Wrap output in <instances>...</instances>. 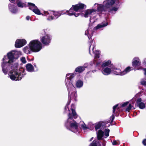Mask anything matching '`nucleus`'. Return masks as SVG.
I'll use <instances>...</instances> for the list:
<instances>
[{"mask_svg":"<svg viewBox=\"0 0 146 146\" xmlns=\"http://www.w3.org/2000/svg\"><path fill=\"white\" fill-rule=\"evenodd\" d=\"M20 51L13 50L7 53L2 59L1 64L2 70L5 74H7L10 69H12L9 74L10 79L13 80L18 81L21 80L24 76L23 70L18 67V63L13 65L14 62L21 55Z\"/></svg>","mask_w":146,"mask_h":146,"instance_id":"obj_1","label":"nucleus"},{"mask_svg":"<svg viewBox=\"0 0 146 146\" xmlns=\"http://www.w3.org/2000/svg\"><path fill=\"white\" fill-rule=\"evenodd\" d=\"M118 0H106L103 2L102 4L97 5L98 11L102 12L107 11L111 14H115L118 9V8L116 7H113V5Z\"/></svg>","mask_w":146,"mask_h":146,"instance_id":"obj_2","label":"nucleus"},{"mask_svg":"<svg viewBox=\"0 0 146 146\" xmlns=\"http://www.w3.org/2000/svg\"><path fill=\"white\" fill-rule=\"evenodd\" d=\"M86 7V6L83 3H78L74 5H73L72 7L70 9L69 11L64 10L60 12L61 15L67 13L68 15L71 16L73 15L75 17H78L80 15L79 13H76L72 11L73 10L76 12L80 11V10Z\"/></svg>","mask_w":146,"mask_h":146,"instance_id":"obj_3","label":"nucleus"},{"mask_svg":"<svg viewBox=\"0 0 146 146\" xmlns=\"http://www.w3.org/2000/svg\"><path fill=\"white\" fill-rule=\"evenodd\" d=\"M68 116V118L65 123V126L67 129L76 132L77 131L79 124L72 118L71 113H69Z\"/></svg>","mask_w":146,"mask_h":146,"instance_id":"obj_4","label":"nucleus"},{"mask_svg":"<svg viewBox=\"0 0 146 146\" xmlns=\"http://www.w3.org/2000/svg\"><path fill=\"white\" fill-rule=\"evenodd\" d=\"M29 46L32 48V52H38L42 48V43L38 40L31 41L29 43Z\"/></svg>","mask_w":146,"mask_h":146,"instance_id":"obj_5","label":"nucleus"},{"mask_svg":"<svg viewBox=\"0 0 146 146\" xmlns=\"http://www.w3.org/2000/svg\"><path fill=\"white\" fill-rule=\"evenodd\" d=\"M61 15L60 12L50 11H44V14H42L43 16H47V19L49 21L52 20L54 18L56 19Z\"/></svg>","mask_w":146,"mask_h":146,"instance_id":"obj_6","label":"nucleus"},{"mask_svg":"<svg viewBox=\"0 0 146 146\" xmlns=\"http://www.w3.org/2000/svg\"><path fill=\"white\" fill-rule=\"evenodd\" d=\"M75 74L74 73H69L67 74L66 75V79L65 80L66 84L67 87L68 88L69 90L70 88H71L72 90L75 89V87L72 83V81L71 80L74 77Z\"/></svg>","mask_w":146,"mask_h":146,"instance_id":"obj_7","label":"nucleus"},{"mask_svg":"<svg viewBox=\"0 0 146 146\" xmlns=\"http://www.w3.org/2000/svg\"><path fill=\"white\" fill-rule=\"evenodd\" d=\"M100 5L97 3H95L93 7V9H88L86 10L85 12V14L84 16L86 18L88 17H91L94 14L96 11H98V8L97 5Z\"/></svg>","mask_w":146,"mask_h":146,"instance_id":"obj_8","label":"nucleus"},{"mask_svg":"<svg viewBox=\"0 0 146 146\" xmlns=\"http://www.w3.org/2000/svg\"><path fill=\"white\" fill-rule=\"evenodd\" d=\"M52 38L51 35L46 34L44 36L40 37V40L42 44L45 45H48L50 43Z\"/></svg>","mask_w":146,"mask_h":146,"instance_id":"obj_9","label":"nucleus"},{"mask_svg":"<svg viewBox=\"0 0 146 146\" xmlns=\"http://www.w3.org/2000/svg\"><path fill=\"white\" fill-rule=\"evenodd\" d=\"M28 5L29 6V8L30 9L32 10L35 14L38 15H40L43 13H41L40 10L36 6L35 4L31 3H28ZM44 14V13H43Z\"/></svg>","mask_w":146,"mask_h":146,"instance_id":"obj_10","label":"nucleus"},{"mask_svg":"<svg viewBox=\"0 0 146 146\" xmlns=\"http://www.w3.org/2000/svg\"><path fill=\"white\" fill-rule=\"evenodd\" d=\"M27 44V41L24 39H17L15 43V46L16 48H20L24 46Z\"/></svg>","mask_w":146,"mask_h":146,"instance_id":"obj_11","label":"nucleus"},{"mask_svg":"<svg viewBox=\"0 0 146 146\" xmlns=\"http://www.w3.org/2000/svg\"><path fill=\"white\" fill-rule=\"evenodd\" d=\"M94 43L93 42V40H92L90 43V48L92 49L93 52L95 54V60L94 61H96V59L99 58L100 57V51L99 50H97L95 52H94Z\"/></svg>","mask_w":146,"mask_h":146,"instance_id":"obj_12","label":"nucleus"},{"mask_svg":"<svg viewBox=\"0 0 146 146\" xmlns=\"http://www.w3.org/2000/svg\"><path fill=\"white\" fill-rule=\"evenodd\" d=\"M132 65L134 68H136L137 66H140L141 64V62L138 57H134L132 61Z\"/></svg>","mask_w":146,"mask_h":146,"instance_id":"obj_13","label":"nucleus"},{"mask_svg":"<svg viewBox=\"0 0 146 146\" xmlns=\"http://www.w3.org/2000/svg\"><path fill=\"white\" fill-rule=\"evenodd\" d=\"M101 72L104 75L107 76L111 74L112 70H111V68L108 67L102 68Z\"/></svg>","mask_w":146,"mask_h":146,"instance_id":"obj_14","label":"nucleus"},{"mask_svg":"<svg viewBox=\"0 0 146 146\" xmlns=\"http://www.w3.org/2000/svg\"><path fill=\"white\" fill-rule=\"evenodd\" d=\"M136 104L137 106L140 109H143L145 107V104L142 102V99L140 98H138L137 100Z\"/></svg>","mask_w":146,"mask_h":146,"instance_id":"obj_15","label":"nucleus"},{"mask_svg":"<svg viewBox=\"0 0 146 146\" xmlns=\"http://www.w3.org/2000/svg\"><path fill=\"white\" fill-rule=\"evenodd\" d=\"M9 11L11 13L15 14L17 12V8L14 5L12 4H9Z\"/></svg>","mask_w":146,"mask_h":146,"instance_id":"obj_16","label":"nucleus"},{"mask_svg":"<svg viewBox=\"0 0 146 146\" xmlns=\"http://www.w3.org/2000/svg\"><path fill=\"white\" fill-rule=\"evenodd\" d=\"M112 71L115 75L123 76L122 72H121L120 69H117L115 67L112 68Z\"/></svg>","mask_w":146,"mask_h":146,"instance_id":"obj_17","label":"nucleus"},{"mask_svg":"<svg viewBox=\"0 0 146 146\" xmlns=\"http://www.w3.org/2000/svg\"><path fill=\"white\" fill-rule=\"evenodd\" d=\"M68 88L69 92V94L70 96L71 97L76 98L77 97V94L75 91V88L74 90H72L71 88H70L69 90L68 87Z\"/></svg>","mask_w":146,"mask_h":146,"instance_id":"obj_18","label":"nucleus"},{"mask_svg":"<svg viewBox=\"0 0 146 146\" xmlns=\"http://www.w3.org/2000/svg\"><path fill=\"white\" fill-rule=\"evenodd\" d=\"M23 52L27 54H30L32 52V48L29 46V44L28 46H27L24 47L23 49Z\"/></svg>","mask_w":146,"mask_h":146,"instance_id":"obj_19","label":"nucleus"},{"mask_svg":"<svg viewBox=\"0 0 146 146\" xmlns=\"http://www.w3.org/2000/svg\"><path fill=\"white\" fill-rule=\"evenodd\" d=\"M93 31L92 29L89 27L85 32V35L88 36V38L90 39L92 35Z\"/></svg>","mask_w":146,"mask_h":146,"instance_id":"obj_20","label":"nucleus"},{"mask_svg":"<svg viewBox=\"0 0 146 146\" xmlns=\"http://www.w3.org/2000/svg\"><path fill=\"white\" fill-rule=\"evenodd\" d=\"M118 104H116L113 107V115L111 117V118H112V121L114 119L115 114L117 112V111L119 109V108L118 107Z\"/></svg>","mask_w":146,"mask_h":146,"instance_id":"obj_21","label":"nucleus"},{"mask_svg":"<svg viewBox=\"0 0 146 146\" xmlns=\"http://www.w3.org/2000/svg\"><path fill=\"white\" fill-rule=\"evenodd\" d=\"M26 69L30 72H32L34 71L33 66L30 64H28L26 66Z\"/></svg>","mask_w":146,"mask_h":146,"instance_id":"obj_22","label":"nucleus"},{"mask_svg":"<svg viewBox=\"0 0 146 146\" xmlns=\"http://www.w3.org/2000/svg\"><path fill=\"white\" fill-rule=\"evenodd\" d=\"M108 25V23L107 22H102L101 24H98L94 29H98L100 28L104 27Z\"/></svg>","mask_w":146,"mask_h":146,"instance_id":"obj_23","label":"nucleus"},{"mask_svg":"<svg viewBox=\"0 0 146 146\" xmlns=\"http://www.w3.org/2000/svg\"><path fill=\"white\" fill-rule=\"evenodd\" d=\"M75 105L74 104H72L71 106V111L72 113V116L75 119L77 117V115L74 110V108Z\"/></svg>","mask_w":146,"mask_h":146,"instance_id":"obj_24","label":"nucleus"},{"mask_svg":"<svg viewBox=\"0 0 146 146\" xmlns=\"http://www.w3.org/2000/svg\"><path fill=\"white\" fill-rule=\"evenodd\" d=\"M97 135L98 139H101L104 135V132L101 130H99L97 133Z\"/></svg>","mask_w":146,"mask_h":146,"instance_id":"obj_25","label":"nucleus"},{"mask_svg":"<svg viewBox=\"0 0 146 146\" xmlns=\"http://www.w3.org/2000/svg\"><path fill=\"white\" fill-rule=\"evenodd\" d=\"M111 63V62L110 60L105 61L102 63L101 66L102 68L106 67H105L109 66Z\"/></svg>","mask_w":146,"mask_h":146,"instance_id":"obj_26","label":"nucleus"},{"mask_svg":"<svg viewBox=\"0 0 146 146\" xmlns=\"http://www.w3.org/2000/svg\"><path fill=\"white\" fill-rule=\"evenodd\" d=\"M83 84V82L81 80H78L76 82V85L77 88H80L82 87Z\"/></svg>","mask_w":146,"mask_h":146,"instance_id":"obj_27","label":"nucleus"},{"mask_svg":"<svg viewBox=\"0 0 146 146\" xmlns=\"http://www.w3.org/2000/svg\"><path fill=\"white\" fill-rule=\"evenodd\" d=\"M84 69L85 68L84 66H80L76 68L75 71L77 72L81 73L82 72Z\"/></svg>","mask_w":146,"mask_h":146,"instance_id":"obj_28","label":"nucleus"},{"mask_svg":"<svg viewBox=\"0 0 146 146\" xmlns=\"http://www.w3.org/2000/svg\"><path fill=\"white\" fill-rule=\"evenodd\" d=\"M17 5L19 7L21 8L25 7H26V5L25 3L20 1H18L17 2Z\"/></svg>","mask_w":146,"mask_h":146,"instance_id":"obj_29","label":"nucleus"},{"mask_svg":"<svg viewBox=\"0 0 146 146\" xmlns=\"http://www.w3.org/2000/svg\"><path fill=\"white\" fill-rule=\"evenodd\" d=\"M131 70V67L128 66L122 71L123 76L129 72Z\"/></svg>","mask_w":146,"mask_h":146,"instance_id":"obj_30","label":"nucleus"},{"mask_svg":"<svg viewBox=\"0 0 146 146\" xmlns=\"http://www.w3.org/2000/svg\"><path fill=\"white\" fill-rule=\"evenodd\" d=\"M80 125L82 128L84 130L88 129V127L86 126L85 123L83 121L80 122Z\"/></svg>","mask_w":146,"mask_h":146,"instance_id":"obj_31","label":"nucleus"},{"mask_svg":"<svg viewBox=\"0 0 146 146\" xmlns=\"http://www.w3.org/2000/svg\"><path fill=\"white\" fill-rule=\"evenodd\" d=\"M110 130L109 129H106L105 131L104 137L106 138L109 135Z\"/></svg>","mask_w":146,"mask_h":146,"instance_id":"obj_32","label":"nucleus"},{"mask_svg":"<svg viewBox=\"0 0 146 146\" xmlns=\"http://www.w3.org/2000/svg\"><path fill=\"white\" fill-rule=\"evenodd\" d=\"M20 60L21 62L24 64H25L27 62L26 58L24 57H22L20 58Z\"/></svg>","mask_w":146,"mask_h":146,"instance_id":"obj_33","label":"nucleus"},{"mask_svg":"<svg viewBox=\"0 0 146 146\" xmlns=\"http://www.w3.org/2000/svg\"><path fill=\"white\" fill-rule=\"evenodd\" d=\"M101 126V123H99L98 124H96L95 126V129L96 130L100 128Z\"/></svg>","mask_w":146,"mask_h":146,"instance_id":"obj_34","label":"nucleus"},{"mask_svg":"<svg viewBox=\"0 0 146 146\" xmlns=\"http://www.w3.org/2000/svg\"><path fill=\"white\" fill-rule=\"evenodd\" d=\"M132 107L131 104H129L128 106L126 108L125 111L129 112L130 110L131 109Z\"/></svg>","mask_w":146,"mask_h":146,"instance_id":"obj_35","label":"nucleus"},{"mask_svg":"<svg viewBox=\"0 0 146 146\" xmlns=\"http://www.w3.org/2000/svg\"><path fill=\"white\" fill-rule=\"evenodd\" d=\"M90 146H97L96 141H94L90 145Z\"/></svg>","mask_w":146,"mask_h":146,"instance_id":"obj_36","label":"nucleus"},{"mask_svg":"<svg viewBox=\"0 0 146 146\" xmlns=\"http://www.w3.org/2000/svg\"><path fill=\"white\" fill-rule=\"evenodd\" d=\"M129 102H125L122 104L121 106L123 107H125V106H126L129 104Z\"/></svg>","mask_w":146,"mask_h":146,"instance_id":"obj_37","label":"nucleus"},{"mask_svg":"<svg viewBox=\"0 0 146 146\" xmlns=\"http://www.w3.org/2000/svg\"><path fill=\"white\" fill-rule=\"evenodd\" d=\"M70 103V102H68L65 108V109L66 110H68L69 111V110L68 108V105Z\"/></svg>","mask_w":146,"mask_h":146,"instance_id":"obj_38","label":"nucleus"},{"mask_svg":"<svg viewBox=\"0 0 146 146\" xmlns=\"http://www.w3.org/2000/svg\"><path fill=\"white\" fill-rule=\"evenodd\" d=\"M141 84L146 86V81L142 80L141 82Z\"/></svg>","mask_w":146,"mask_h":146,"instance_id":"obj_39","label":"nucleus"},{"mask_svg":"<svg viewBox=\"0 0 146 146\" xmlns=\"http://www.w3.org/2000/svg\"><path fill=\"white\" fill-rule=\"evenodd\" d=\"M112 144L113 145H117L118 143L117 141H114L112 142Z\"/></svg>","mask_w":146,"mask_h":146,"instance_id":"obj_40","label":"nucleus"},{"mask_svg":"<svg viewBox=\"0 0 146 146\" xmlns=\"http://www.w3.org/2000/svg\"><path fill=\"white\" fill-rule=\"evenodd\" d=\"M142 143L144 145H146V139H144L143 140Z\"/></svg>","mask_w":146,"mask_h":146,"instance_id":"obj_41","label":"nucleus"},{"mask_svg":"<svg viewBox=\"0 0 146 146\" xmlns=\"http://www.w3.org/2000/svg\"><path fill=\"white\" fill-rule=\"evenodd\" d=\"M30 17L29 16H27L26 17V19L27 20H29L30 19Z\"/></svg>","mask_w":146,"mask_h":146,"instance_id":"obj_42","label":"nucleus"},{"mask_svg":"<svg viewBox=\"0 0 146 146\" xmlns=\"http://www.w3.org/2000/svg\"><path fill=\"white\" fill-rule=\"evenodd\" d=\"M143 70L145 72L144 74L146 76V68L144 69Z\"/></svg>","mask_w":146,"mask_h":146,"instance_id":"obj_43","label":"nucleus"},{"mask_svg":"<svg viewBox=\"0 0 146 146\" xmlns=\"http://www.w3.org/2000/svg\"><path fill=\"white\" fill-rule=\"evenodd\" d=\"M143 63L146 64V58L144 59L143 61Z\"/></svg>","mask_w":146,"mask_h":146,"instance_id":"obj_44","label":"nucleus"},{"mask_svg":"<svg viewBox=\"0 0 146 146\" xmlns=\"http://www.w3.org/2000/svg\"><path fill=\"white\" fill-rule=\"evenodd\" d=\"M98 64V62L96 61H95V62H94V64Z\"/></svg>","mask_w":146,"mask_h":146,"instance_id":"obj_45","label":"nucleus"},{"mask_svg":"<svg viewBox=\"0 0 146 146\" xmlns=\"http://www.w3.org/2000/svg\"><path fill=\"white\" fill-rule=\"evenodd\" d=\"M93 139V137H92L91 139V141Z\"/></svg>","mask_w":146,"mask_h":146,"instance_id":"obj_46","label":"nucleus"},{"mask_svg":"<svg viewBox=\"0 0 146 146\" xmlns=\"http://www.w3.org/2000/svg\"><path fill=\"white\" fill-rule=\"evenodd\" d=\"M133 109H135V108H134V107H133Z\"/></svg>","mask_w":146,"mask_h":146,"instance_id":"obj_47","label":"nucleus"},{"mask_svg":"<svg viewBox=\"0 0 146 146\" xmlns=\"http://www.w3.org/2000/svg\"><path fill=\"white\" fill-rule=\"evenodd\" d=\"M90 21H91V19H90Z\"/></svg>","mask_w":146,"mask_h":146,"instance_id":"obj_48","label":"nucleus"},{"mask_svg":"<svg viewBox=\"0 0 146 146\" xmlns=\"http://www.w3.org/2000/svg\"><path fill=\"white\" fill-rule=\"evenodd\" d=\"M134 100V99L133 98L132 99V100Z\"/></svg>","mask_w":146,"mask_h":146,"instance_id":"obj_49","label":"nucleus"},{"mask_svg":"<svg viewBox=\"0 0 146 146\" xmlns=\"http://www.w3.org/2000/svg\"><path fill=\"white\" fill-rule=\"evenodd\" d=\"M35 66L36 67V66L35 65Z\"/></svg>","mask_w":146,"mask_h":146,"instance_id":"obj_50","label":"nucleus"}]
</instances>
